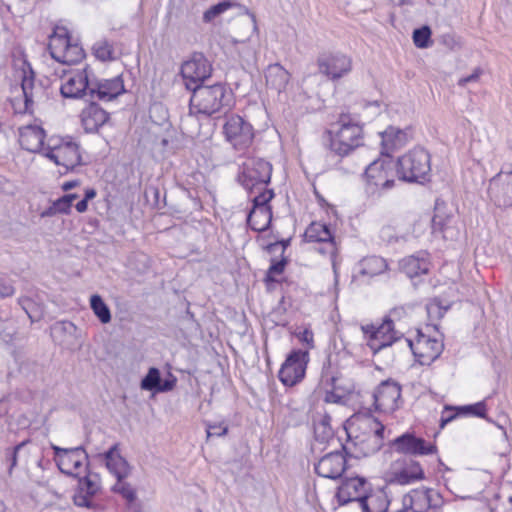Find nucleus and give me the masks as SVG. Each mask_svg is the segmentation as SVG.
<instances>
[{
    "label": "nucleus",
    "mask_w": 512,
    "mask_h": 512,
    "mask_svg": "<svg viewBox=\"0 0 512 512\" xmlns=\"http://www.w3.org/2000/svg\"><path fill=\"white\" fill-rule=\"evenodd\" d=\"M350 430L346 429L348 443L342 450L349 457L357 459L378 452L383 446L385 426L371 415H356L350 420Z\"/></svg>",
    "instance_id": "1"
},
{
    "label": "nucleus",
    "mask_w": 512,
    "mask_h": 512,
    "mask_svg": "<svg viewBox=\"0 0 512 512\" xmlns=\"http://www.w3.org/2000/svg\"><path fill=\"white\" fill-rule=\"evenodd\" d=\"M234 105V94L224 83L213 85H195L190 99V110L211 116L215 113H227Z\"/></svg>",
    "instance_id": "2"
},
{
    "label": "nucleus",
    "mask_w": 512,
    "mask_h": 512,
    "mask_svg": "<svg viewBox=\"0 0 512 512\" xmlns=\"http://www.w3.org/2000/svg\"><path fill=\"white\" fill-rule=\"evenodd\" d=\"M338 129L331 137L330 148L336 155L345 157L362 144L363 129L350 114L339 116Z\"/></svg>",
    "instance_id": "3"
},
{
    "label": "nucleus",
    "mask_w": 512,
    "mask_h": 512,
    "mask_svg": "<svg viewBox=\"0 0 512 512\" xmlns=\"http://www.w3.org/2000/svg\"><path fill=\"white\" fill-rule=\"evenodd\" d=\"M51 448L54 451L55 462L62 473L79 477L82 470L86 472L89 457L82 446L62 448L52 444Z\"/></svg>",
    "instance_id": "4"
},
{
    "label": "nucleus",
    "mask_w": 512,
    "mask_h": 512,
    "mask_svg": "<svg viewBox=\"0 0 512 512\" xmlns=\"http://www.w3.org/2000/svg\"><path fill=\"white\" fill-rule=\"evenodd\" d=\"M444 499L434 489H414L404 495L402 512H438Z\"/></svg>",
    "instance_id": "5"
},
{
    "label": "nucleus",
    "mask_w": 512,
    "mask_h": 512,
    "mask_svg": "<svg viewBox=\"0 0 512 512\" xmlns=\"http://www.w3.org/2000/svg\"><path fill=\"white\" fill-rule=\"evenodd\" d=\"M309 353L307 350H292L286 357L278 373V378L283 385L292 387L299 383L305 376Z\"/></svg>",
    "instance_id": "6"
},
{
    "label": "nucleus",
    "mask_w": 512,
    "mask_h": 512,
    "mask_svg": "<svg viewBox=\"0 0 512 512\" xmlns=\"http://www.w3.org/2000/svg\"><path fill=\"white\" fill-rule=\"evenodd\" d=\"M224 134L234 149L246 151L254 139L252 125L239 115L230 116L224 124Z\"/></svg>",
    "instance_id": "7"
},
{
    "label": "nucleus",
    "mask_w": 512,
    "mask_h": 512,
    "mask_svg": "<svg viewBox=\"0 0 512 512\" xmlns=\"http://www.w3.org/2000/svg\"><path fill=\"white\" fill-rule=\"evenodd\" d=\"M317 66L321 74L335 81L350 73L352 59L341 52H324L318 56Z\"/></svg>",
    "instance_id": "8"
},
{
    "label": "nucleus",
    "mask_w": 512,
    "mask_h": 512,
    "mask_svg": "<svg viewBox=\"0 0 512 512\" xmlns=\"http://www.w3.org/2000/svg\"><path fill=\"white\" fill-rule=\"evenodd\" d=\"M362 331L369 338L368 346L374 353L391 346L402 337L395 331L394 323L389 317H386L379 326H362Z\"/></svg>",
    "instance_id": "9"
},
{
    "label": "nucleus",
    "mask_w": 512,
    "mask_h": 512,
    "mask_svg": "<svg viewBox=\"0 0 512 512\" xmlns=\"http://www.w3.org/2000/svg\"><path fill=\"white\" fill-rule=\"evenodd\" d=\"M211 72V64L202 53H194L191 59L181 65L180 69L185 86L191 91L195 85H203V82L210 77Z\"/></svg>",
    "instance_id": "10"
},
{
    "label": "nucleus",
    "mask_w": 512,
    "mask_h": 512,
    "mask_svg": "<svg viewBox=\"0 0 512 512\" xmlns=\"http://www.w3.org/2000/svg\"><path fill=\"white\" fill-rule=\"evenodd\" d=\"M489 193L498 207H512V164L504 165L490 180Z\"/></svg>",
    "instance_id": "11"
},
{
    "label": "nucleus",
    "mask_w": 512,
    "mask_h": 512,
    "mask_svg": "<svg viewBox=\"0 0 512 512\" xmlns=\"http://www.w3.org/2000/svg\"><path fill=\"white\" fill-rule=\"evenodd\" d=\"M63 76L65 82L60 87V93L64 98H89L91 78L88 67L81 70H64Z\"/></svg>",
    "instance_id": "12"
},
{
    "label": "nucleus",
    "mask_w": 512,
    "mask_h": 512,
    "mask_svg": "<svg viewBox=\"0 0 512 512\" xmlns=\"http://www.w3.org/2000/svg\"><path fill=\"white\" fill-rule=\"evenodd\" d=\"M376 410L384 413H393L400 408L401 386L394 380L382 381L373 393Z\"/></svg>",
    "instance_id": "13"
},
{
    "label": "nucleus",
    "mask_w": 512,
    "mask_h": 512,
    "mask_svg": "<svg viewBox=\"0 0 512 512\" xmlns=\"http://www.w3.org/2000/svg\"><path fill=\"white\" fill-rule=\"evenodd\" d=\"M272 166L270 162H244L237 181L245 189L252 191L257 185H267L271 179Z\"/></svg>",
    "instance_id": "14"
},
{
    "label": "nucleus",
    "mask_w": 512,
    "mask_h": 512,
    "mask_svg": "<svg viewBox=\"0 0 512 512\" xmlns=\"http://www.w3.org/2000/svg\"><path fill=\"white\" fill-rule=\"evenodd\" d=\"M405 341L421 365L431 364L443 351L442 342L424 335L421 331H418L416 342L410 339H405Z\"/></svg>",
    "instance_id": "15"
},
{
    "label": "nucleus",
    "mask_w": 512,
    "mask_h": 512,
    "mask_svg": "<svg viewBox=\"0 0 512 512\" xmlns=\"http://www.w3.org/2000/svg\"><path fill=\"white\" fill-rule=\"evenodd\" d=\"M44 157L49 160H82L79 145L71 138L52 136L48 139Z\"/></svg>",
    "instance_id": "16"
},
{
    "label": "nucleus",
    "mask_w": 512,
    "mask_h": 512,
    "mask_svg": "<svg viewBox=\"0 0 512 512\" xmlns=\"http://www.w3.org/2000/svg\"><path fill=\"white\" fill-rule=\"evenodd\" d=\"M391 446L396 452L406 455H429L437 451L434 444L427 443L423 438L409 432L395 438Z\"/></svg>",
    "instance_id": "17"
},
{
    "label": "nucleus",
    "mask_w": 512,
    "mask_h": 512,
    "mask_svg": "<svg viewBox=\"0 0 512 512\" xmlns=\"http://www.w3.org/2000/svg\"><path fill=\"white\" fill-rule=\"evenodd\" d=\"M370 489V485L363 477L345 478L336 492L339 505H346L353 501L361 504Z\"/></svg>",
    "instance_id": "18"
},
{
    "label": "nucleus",
    "mask_w": 512,
    "mask_h": 512,
    "mask_svg": "<svg viewBox=\"0 0 512 512\" xmlns=\"http://www.w3.org/2000/svg\"><path fill=\"white\" fill-rule=\"evenodd\" d=\"M125 92L124 82L121 76L111 79L98 80L91 78L89 99L111 101Z\"/></svg>",
    "instance_id": "19"
},
{
    "label": "nucleus",
    "mask_w": 512,
    "mask_h": 512,
    "mask_svg": "<svg viewBox=\"0 0 512 512\" xmlns=\"http://www.w3.org/2000/svg\"><path fill=\"white\" fill-rule=\"evenodd\" d=\"M78 478V488L73 496V502L78 507L92 509L95 507L93 497L100 490L99 476L89 472Z\"/></svg>",
    "instance_id": "20"
},
{
    "label": "nucleus",
    "mask_w": 512,
    "mask_h": 512,
    "mask_svg": "<svg viewBox=\"0 0 512 512\" xmlns=\"http://www.w3.org/2000/svg\"><path fill=\"white\" fill-rule=\"evenodd\" d=\"M314 470L320 477L338 479L346 470V457L340 451L327 453L315 464Z\"/></svg>",
    "instance_id": "21"
},
{
    "label": "nucleus",
    "mask_w": 512,
    "mask_h": 512,
    "mask_svg": "<svg viewBox=\"0 0 512 512\" xmlns=\"http://www.w3.org/2000/svg\"><path fill=\"white\" fill-rule=\"evenodd\" d=\"M431 162H396L395 169L400 180L424 184L430 181Z\"/></svg>",
    "instance_id": "22"
},
{
    "label": "nucleus",
    "mask_w": 512,
    "mask_h": 512,
    "mask_svg": "<svg viewBox=\"0 0 512 512\" xmlns=\"http://www.w3.org/2000/svg\"><path fill=\"white\" fill-rule=\"evenodd\" d=\"M379 135L381 137L380 156L382 157L392 158L393 154L408 142L407 132L392 125L380 132Z\"/></svg>",
    "instance_id": "23"
},
{
    "label": "nucleus",
    "mask_w": 512,
    "mask_h": 512,
    "mask_svg": "<svg viewBox=\"0 0 512 512\" xmlns=\"http://www.w3.org/2000/svg\"><path fill=\"white\" fill-rule=\"evenodd\" d=\"M45 131L39 126L29 125L20 129L19 143L21 147L30 152H38L44 156L47 143L44 142Z\"/></svg>",
    "instance_id": "24"
},
{
    "label": "nucleus",
    "mask_w": 512,
    "mask_h": 512,
    "mask_svg": "<svg viewBox=\"0 0 512 512\" xmlns=\"http://www.w3.org/2000/svg\"><path fill=\"white\" fill-rule=\"evenodd\" d=\"M89 104L81 112L82 125L86 132L93 133L109 119V113L98 103L88 98Z\"/></svg>",
    "instance_id": "25"
},
{
    "label": "nucleus",
    "mask_w": 512,
    "mask_h": 512,
    "mask_svg": "<svg viewBox=\"0 0 512 512\" xmlns=\"http://www.w3.org/2000/svg\"><path fill=\"white\" fill-rule=\"evenodd\" d=\"M425 478L424 471L419 462L409 459L404 461L403 466L391 472L390 483L408 485Z\"/></svg>",
    "instance_id": "26"
},
{
    "label": "nucleus",
    "mask_w": 512,
    "mask_h": 512,
    "mask_svg": "<svg viewBox=\"0 0 512 512\" xmlns=\"http://www.w3.org/2000/svg\"><path fill=\"white\" fill-rule=\"evenodd\" d=\"M392 165L395 167L396 162H370L364 172L368 183L375 187L390 189L394 185V180L387 178L386 168H391Z\"/></svg>",
    "instance_id": "27"
},
{
    "label": "nucleus",
    "mask_w": 512,
    "mask_h": 512,
    "mask_svg": "<svg viewBox=\"0 0 512 512\" xmlns=\"http://www.w3.org/2000/svg\"><path fill=\"white\" fill-rule=\"evenodd\" d=\"M107 469L117 478L125 479L130 473V465L119 453V443H115L104 454Z\"/></svg>",
    "instance_id": "28"
},
{
    "label": "nucleus",
    "mask_w": 512,
    "mask_h": 512,
    "mask_svg": "<svg viewBox=\"0 0 512 512\" xmlns=\"http://www.w3.org/2000/svg\"><path fill=\"white\" fill-rule=\"evenodd\" d=\"M77 332V327L67 320L57 321L50 327L53 341L65 348H71L75 345Z\"/></svg>",
    "instance_id": "29"
},
{
    "label": "nucleus",
    "mask_w": 512,
    "mask_h": 512,
    "mask_svg": "<svg viewBox=\"0 0 512 512\" xmlns=\"http://www.w3.org/2000/svg\"><path fill=\"white\" fill-rule=\"evenodd\" d=\"M400 268L411 279L427 274L430 268L428 254L419 252L416 255L407 256L400 261Z\"/></svg>",
    "instance_id": "30"
},
{
    "label": "nucleus",
    "mask_w": 512,
    "mask_h": 512,
    "mask_svg": "<svg viewBox=\"0 0 512 512\" xmlns=\"http://www.w3.org/2000/svg\"><path fill=\"white\" fill-rule=\"evenodd\" d=\"M307 242H328L331 245V254L336 253V245L334 236L331 232L330 226L321 222H312L305 230L304 233Z\"/></svg>",
    "instance_id": "31"
},
{
    "label": "nucleus",
    "mask_w": 512,
    "mask_h": 512,
    "mask_svg": "<svg viewBox=\"0 0 512 512\" xmlns=\"http://www.w3.org/2000/svg\"><path fill=\"white\" fill-rule=\"evenodd\" d=\"M272 217V208H252L247 215V224L253 231L264 232L270 228Z\"/></svg>",
    "instance_id": "32"
},
{
    "label": "nucleus",
    "mask_w": 512,
    "mask_h": 512,
    "mask_svg": "<svg viewBox=\"0 0 512 512\" xmlns=\"http://www.w3.org/2000/svg\"><path fill=\"white\" fill-rule=\"evenodd\" d=\"M267 86L281 92L289 82V72L279 63L271 64L265 71Z\"/></svg>",
    "instance_id": "33"
},
{
    "label": "nucleus",
    "mask_w": 512,
    "mask_h": 512,
    "mask_svg": "<svg viewBox=\"0 0 512 512\" xmlns=\"http://www.w3.org/2000/svg\"><path fill=\"white\" fill-rule=\"evenodd\" d=\"M363 512H387L389 500L383 491L369 493L361 500L360 504Z\"/></svg>",
    "instance_id": "34"
},
{
    "label": "nucleus",
    "mask_w": 512,
    "mask_h": 512,
    "mask_svg": "<svg viewBox=\"0 0 512 512\" xmlns=\"http://www.w3.org/2000/svg\"><path fill=\"white\" fill-rule=\"evenodd\" d=\"M360 273L367 276H376L388 268L386 260L380 256H369L360 262Z\"/></svg>",
    "instance_id": "35"
},
{
    "label": "nucleus",
    "mask_w": 512,
    "mask_h": 512,
    "mask_svg": "<svg viewBox=\"0 0 512 512\" xmlns=\"http://www.w3.org/2000/svg\"><path fill=\"white\" fill-rule=\"evenodd\" d=\"M331 420L330 415L324 414L314 421V435L317 441L325 443L333 437L334 430L331 427Z\"/></svg>",
    "instance_id": "36"
},
{
    "label": "nucleus",
    "mask_w": 512,
    "mask_h": 512,
    "mask_svg": "<svg viewBox=\"0 0 512 512\" xmlns=\"http://www.w3.org/2000/svg\"><path fill=\"white\" fill-rule=\"evenodd\" d=\"M61 30L63 32L62 34L50 36V42L48 46L51 57L56 61H58L60 58L57 55V51L58 53H63L69 45V43L71 42V37L68 33V30L66 28H61Z\"/></svg>",
    "instance_id": "37"
},
{
    "label": "nucleus",
    "mask_w": 512,
    "mask_h": 512,
    "mask_svg": "<svg viewBox=\"0 0 512 512\" xmlns=\"http://www.w3.org/2000/svg\"><path fill=\"white\" fill-rule=\"evenodd\" d=\"M18 303L32 323L38 322L42 319L44 315V307L41 303H38L29 297H20L18 299Z\"/></svg>",
    "instance_id": "38"
},
{
    "label": "nucleus",
    "mask_w": 512,
    "mask_h": 512,
    "mask_svg": "<svg viewBox=\"0 0 512 512\" xmlns=\"http://www.w3.org/2000/svg\"><path fill=\"white\" fill-rule=\"evenodd\" d=\"M60 57L58 62L63 64H77L85 57L84 49L78 43L70 42L63 53H58Z\"/></svg>",
    "instance_id": "39"
},
{
    "label": "nucleus",
    "mask_w": 512,
    "mask_h": 512,
    "mask_svg": "<svg viewBox=\"0 0 512 512\" xmlns=\"http://www.w3.org/2000/svg\"><path fill=\"white\" fill-rule=\"evenodd\" d=\"M113 491L120 494L127 501L132 512H138L139 505L136 503V491L130 484L123 482V480H117V483L113 486Z\"/></svg>",
    "instance_id": "40"
},
{
    "label": "nucleus",
    "mask_w": 512,
    "mask_h": 512,
    "mask_svg": "<svg viewBox=\"0 0 512 512\" xmlns=\"http://www.w3.org/2000/svg\"><path fill=\"white\" fill-rule=\"evenodd\" d=\"M90 307L101 323L107 324L111 321L110 309L100 295L94 294L90 297Z\"/></svg>",
    "instance_id": "41"
},
{
    "label": "nucleus",
    "mask_w": 512,
    "mask_h": 512,
    "mask_svg": "<svg viewBox=\"0 0 512 512\" xmlns=\"http://www.w3.org/2000/svg\"><path fill=\"white\" fill-rule=\"evenodd\" d=\"M21 88L24 96L25 111H29L33 105L34 72L29 66V75L24 70L21 81Z\"/></svg>",
    "instance_id": "42"
},
{
    "label": "nucleus",
    "mask_w": 512,
    "mask_h": 512,
    "mask_svg": "<svg viewBox=\"0 0 512 512\" xmlns=\"http://www.w3.org/2000/svg\"><path fill=\"white\" fill-rule=\"evenodd\" d=\"M161 380L160 370L156 367L149 368L147 374L140 382V388L145 391H152L157 393Z\"/></svg>",
    "instance_id": "43"
},
{
    "label": "nucleus",
    "mask_w": 512,
    "mask_h": 512,
    "mask_svg": "<svg viewBox=\"0 0 512 512\" xmlns=\"http://www.w3.org/2000/svg\"><path fill=\"white\" fill-rule=\"evenodd\" d=\"M29 443V440H25L17 444L12 448H7L5 450L4 461L7 465V471L11 475L13 469L18 464L19 454L25 449L26 445Z\"/></svg>",
    "instance_id": "44"
},
{
    "label": "nucleus",
    "mask_w": 512,
    "mask_h": 512,
    "mask_svg": "<svg viewBox=\"0 0 512 512\" xmlns=\"http://www.w3.org/2000/svg\"><path fill=\"white\" fill-rule=\"evenodd\" d=\"M236 3L231 0H223L211 6L203 13V22L211 23L215 18L223 14L228 9L235 6Z\"/></svg>",
    "instance_id": "45"
},
{
    "label": "nucleus",
    "mask_w": 512,
    "mask_h": 512,
    "mask_svg": "<svg viewBox=\"0 0 512 512\" xmlns=\"http://www.w3.org/2000/svg\"><path fill=\"white\" fill-rule=\"evenodd\" d=\"M431 35V28L427 25L415 29L412 35L414 45L420 49L430 47L432 44Z\"/></svg>",
    "instance_id": "46"
},
{
    "label": "nucleus",
    "mask_w": 512,
    "mask_h": 512,
    "mask_svg": "<svg viewBox=\"0 0 512 512\" xmlns=\"http://www.w3.org/2000/svg\"><path fill=\"white\" fill-rule=\"evenodd\" d=\"M486 410L485 401L458 406V413H461L462 416H476L479 418H486Z\"/></svg>",
    "instance_id": "47"
},
{
    "label": "nucleus",
    "mask_w": 512,
    "mask_h": 512,
    "mask_svg": "<svg viewBox=\"0 0 512 512\" xmlns=\"http://www.w3.org/2000/svg\"><path fill=\"white\" fill-rule=\"evenodd\" d=\"M93 52L95 57L101 61L113 59V46L105 39L99 40L93 45Z\"/></svg>",
    "instance_id": "48"
},
{
    "label": "nucleus",
    "mask_w": 512,
    "mask_h": 512,
    "mask_svg": "<svg viewBox=\"0 0 512 512\" xmlns=\"http://www.w3.org/2000/svg\"><path fill=\"white\" fill-rule=\"evenodd\" d=\"M450 305H443L439 298L430 300L426 305V310L430 318L441 319L448 311Z\"/></svg>",
    "instance_id": "49"
},
{
    "label": "nucleus",
    "mask_w": 512,
    "mask_h": 512,
    "mask_svg": "<svg viewBox=\"0 0 512 512\" xmlns=\"http://www.w3.org/2000/svg\"><path fill=\"white\" fill-rule=\"evenodd\" d=\"M274 196L275 194L272 189H264L253 198L252 208H272L270 202Z\"/></svg>",
    "instance_id": "50"
},
{
    "label": "nucleus",
    "mask_w": 512,
    "mask_h": 512,
    "mask_svg": "<svg viewBox=\"0 0 512 512\" xmlns=\"http://www.w3.org/2000/svg\"><path fill=\"white\" fill-rule=\"evenodd\" d=\"M450 217H443L440 214L436 213L432 218V230L433 233H442L444 238H448V232H449V223Z\"/></svg>",
    "instance_id": "51"
},
{
    "label": "nucleus",
    "mask_w": 512,
    "mask_h": 512,
    "mask_svg": "<svg viewBox=\"0 0 512 512\" xmlns=\"http://www.w3.org/2000/svg\"><path fill=\"white\" fill-rule=\"evenodd\" d=\"M430 154L421 146H416L407 154L397 157L396 160H429Z\"/></svg>",
    "instance_id": "52"
},
{
    "label": "nucleus",
    "mask_w": 512,
    "mask_h": 512,
    "mask_svg": "<svg viewBox=\"0 0 512 512\" xmlns=\"http://www.w3.org/2000/svg\"><path fill=\"white\" fill-rule=\"evenodd\" d=\"M458 416H462L461 413H458V406L453 407L446 405L440 418V427L443 428Z\"/></svg>",
    "instance_id": "53"
},
{
    "label": "nucleus",
    "mask_w": 512,
    "mask_h": 512,
    "mask_svg": "<svg viewBox=\"0 0 512 512\" xmlns=\"http://www.w3.org/2000/svg\"><path fill=\"white\" fill-rule=\"evenodd\" d=\"M228 432V427L223 423L207 424V437L224 436Z\"/></svg>",
    "instance_id": "54"
},
{
    "label": "nucleus",
    "mask_w": 512,
    "mask_h": 512,
    "mask_svg": "<svg viewBox=\"0 0 512 512\" xmlns=\"http://www.w3.org/2000/svg\"><path fill=\"white\" fill-rule=\"evenodd\" d=\"M176 382L177 378L172 373H169L168 378L160 380L157 393L169 392L173 390L174 387L176 386Z\"/></svg>",
    "instance_id": "55"
},
{
    "label": "nucleus",
    "mask_w": 512,
    "mask_h": 512,
    "mask_svg": "<svg viewBox=\"0 0 512 512\" xmlns=\"http://www.w3.org/2000/svg\"><path fill=\"white\" fill-rule=\"evenodd\" d=\"M440 43L449 50H455L459 47V42L454 34L446 33L440 36Z\"/></svg>",
    "instance_id": "56"
},
{
    "label": "nucleus",
    "mask_w": 512,
    "mask_h": 512,
    "mask_svg": "<svg viewBox=\"0 0 512 512\" xmlns=\"http://www.w3.org/2000/svg\"><path fill=\"white\" fill-rule=\"evenodd\" d=\"M289 244H290V239H282V240L275 241L273 243H269L265 247V250L270 254H275L277 252V250L279 249V247H282V250H281V255H282L284 253L285 249L289 246Z\"/></svg>",
    "instance_id": "57"
},
{
    "label": "nucleus",
    "mask_w": 512,
    "mask_h": 512,
    "mask_svg": "<svg viewBox=\"0 0 512 512\" xmlns=\"http://www.w3.org/2000/svg\"><path fill=\"white\" fill-rule=\"evenodd\" d=\"M58 214L69 215L71 213V205L62 197L53 201Z\"/></svg>",
    "instance_id": "58"
},
{
    "label": "nucleus",
    "mask_w": 512,
    "mask_h": 512,
    "mask_svg": "<svg viewBox=\"0 0 512 512\" xmlns=\"http://www.w3.org/2000/svg\"><path fill=\"white\" fill-rule=\"evenodd\" d=\"M15 289L10 281L0 279V299L10 297L14 294Z\"/></svg>",
    "instance_id": "59"
},
{
    "label": "nucleus",
    "mask_w": 512,
    "mask_h": 512,
    "mask_svg": "<svg viewBox=\"0 0 512 512\" xmlns=\"http://www.w3.org/2000/svg\"><path fill=\"white\" fill-rule=\"evenodd\" d=\"M482 72L483 71H482V69L480 67H476L472 74H470V75H468L466 77L460 78L458 80V85L461 86V87H464L468 83L478 81V79L481 76Z\"/></svg>",
    "instance_id": "60"
},
{
    "label": "nucleus",
    "mask_w": 512,
    "mask_h": 512,
    "mask_svg": "<svg viewBox=\"0 0 512 512\" xmlns=\"http://www.w3.org/2000/svg\"><path fill=\"white\" fill-rule=\"evenodd\" d=\"M287 260L282 258L281 260L272 259L269 267L270 273L281 274L283 273Z\"/></svg>",
    "instance_id": "61"
},
{
    "label": "nucleus",
    "mask_w": 512,
    "mask_h": 512,
    "mask_svg": "<svg viewBox=\"0 0 512 512\" xmlns=\"http://www.w3.org/2000/svg\"><path fill=\"white\" fill-rule=\"evenodd\" d=\"M301 341L306 343L308 345L309 348H313L314 347V340H313V333L312 331L308 330V329H305L302 333H301V337H300Z\"/></svg>",
    "instance_id": "62"
},
{
    "label": "nucleus",
    "mask_w": 512,
    "mask_h": 512,
    "mask_svg": "<svg viewBox=\"0 0 512 512\" xmlns=\"http://www.w3.org/2000/svg\"><path fill=\"white\" fill-rule=\"evenodd\" d=\"M134 258L142 264V268H139L141 272H144L149 267V258L146 254H136Z\"/></svg>",
    "instance_id": "63"
},
{
    "label": "nucleus",
    "mask_w": 512,
    "mask_h": 512,
    "mask_svg": "<svg viewBox=\"0 0 512 512\" xmlns=\"http://www.w3.org/2000/svg\"><path fill=\"white\" fill-rule=\"evenodd\" d=\"M57 214L58 213L56 211L55 205L52 203L48 208H46L45 210H43L40 213V217L41 218L53 217Z\"/></svg>",
    "instance_id": "64"
}]
</instances>
